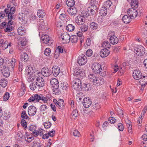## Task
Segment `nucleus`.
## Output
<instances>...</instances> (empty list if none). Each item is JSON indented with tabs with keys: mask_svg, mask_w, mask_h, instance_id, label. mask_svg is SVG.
Listing matches in <instances>:
<instances>
[{
	"mask_svg": "<svg viewBox=\"0 0 147 147\" xmlns=\"http://www.w3.org/2000/svg\"><path fill=\"white\" fill-rule=\"evenodd\" d=\"M74 74L75 80L73 81L72 88L77 91L80 92L82 89L81 80L85 76V74Z\"/></svg>",
	"mask_w": 147,
	"mask_h": 147,
	"instance_id": "f257e3e1",
	"label": "nucleus"
},
{
	"mask_svg": "<svg viewBox=\"0 0 147 147\" xmlns=\"http://www.w3.org/2000/svg\"><path fill=\"white\" fill-rule=\"evenodd\" d=\"M11 5H7V8L4 9L6 13V16L8 18L11 17V18L13 19H15V17L13 15L14 13L16 11V8L14 7H11Z\"/></svg>",
	"mask_w": 147,
	"mask_h": 147,
	"instance_id": "f03ea898",
	"label": "nucleus"
},
{
	"mask_svg": "<svg viewBox=\"0 0 147 147\" xmlns=\"http://www.w3.org/2000/svg\"><path fill=\"white\" fill-rule=\"evenodd\" d=\"M100 64L96 63H93L92 66V68L94 74H100V73H101V74L107 73V72H106V71L102 70Z\"/></svg>",
	"mask_w": 147,
	"mask_h": 147,
	"instance_id": "7ed1b4c3",
	"label": "nucleus"
},
{
	"mask_svg": "<svg viewBox=\"0 0 147 147\" xmlns=\"http://www.w3.org/2000/svg\"><path fill=\"white\" fill-rule=\"evenodd\" d=\"M89 16V13H86V15L77 16L75 18V22L79 25H82L84 23L85 18Z\"/></svg>",
	"mask_w": 147,
	"mask_h": 147,
	"instance_id": "20e7f679",
	"label": "nucleus"
},
{
	"mask_svg": "<svg viewBox=\"0 0 147 147\" xmlns=\"http://www.w3.org/2000/svg\"><path fill=\"white\" fill-rule=\"evenodd\" d=\"M134 52L138 56H141L145 53V49L141 45L137 46L135 47Z\"/></svg>",
	"mask_w": 147,
	"mask_h": 147,
	"instance_id": "39448f33",
	"label": "nucleus"
},
{
	"mask_svg": "<svg viewBox=\"0 0 147 147\" xmlns=\"http://www.w3.org/2000/svg\"><path fill=\"white\" fill-rule=\"evenodd\" d=\"M50 38L49 36L45 34H43L41 37L43 43L47 44L48 45H50L52 43V40Z\"/></svg>",
	"mask_w": 147,
	"mask_h": 147,
	"instance_id": "423d86ee",
	"label": "nucleus"
},
{
	"mask_svg": "<svg viewBox=\"0 0 147 147\" xmlns=\"http://www.w3.org/2000/svg\"><path fill=\"white\" fill-rule=\"evenodd\" d=\"M127 14L132 19L135 18L137 16L138 13L136 9L133 8H131L128 9Z\"/></svg>",
	"mask_w": 147,
	"mask_h": 147,
	"instance_id": "0eeeda50",
	"label": "nucleus"
},
{
	"mask_svg": "<svg viewBox=\"0 0 147 147\" xmlns=\"http://www.w3.org/2000/svg\"><path fill=\"white\" fill-rule=\"evenodd\" d=\"M87 61L86 57L85 55L83 54L78 57V62L80 65H83L86 63Z\"/></svg>",
	"mask_w": 147,
	"mask_h": 147,
	"instance_id": "6e6552de",
	"label": "nucleus"
},
{
	"mask_svg": "<svg viewBox=\"0 0 147 147\" xmlns=\"http://www.w3.org/2000/svg\"><path fill=\"white\" fill-rule=\"evenodd\" d=\"M93 82L94 85L98 86L103 84L104 80L101 77H97L94 80H93Z\"/></svg>",
	"mask_w": 147,
	"mask_h": 147,
	"instance_id": "1a4fd4ad",
	"label": "nucleus"
},
{
	"mask_svg": "<svg viewBox=\"0 0 147 147\" xmlns=\"http://www.w3.org/2000/svg\"><path fill=\"white\" fill-rule=\"evenodd\" d=\"M37 109L33 106H30L28 109V113L30 116H33L35 115Z\"/></svg>",
	"mask_w": 147,
	"mask_h": 147,
	"instance_id": "9d476101",
	"label": "nucleus"
},
{
	"mask_svg": "<svg viewBox=\"0 0 147 147\" xmlns=\"http://www.w3.org/2000/svg\"><path fill=\"white\" fill-rule=\"evenodd\" d=\"M91 104V100L89 97H86L83 99V104L85 107L86 108H88Z\"/></svg>",
	"mask_w": 147,
	"mask_h": 147,
	"instance_id": "9b49d317",
	"label": "nucleus"
},
{
	"mask_svg": "<svg viewBox=\"0 0 147 147\" xmlns=\"http://www.w3.org/2000/svg\"><path fill=\"white\" fill-rule=\"evenodd\" d=\"M36 84L39 87H43L44 85V80L41 77H38L36 79Z\"/></svg>",
	"mask_w": 147,
	"mask_h": 147,
	"instance_id": "f8f14e48",
	"label": "nucleus"
},
{
	"mask_svg": "<svg viewBox=\"0 0 147 147\" xmlns=\"http://www.w3.org/2000/svg\"><path fill=\"white\" fill-rule=\"evenodd\" d=\"M50 83L52 88L59 87V86L58 81L55 78H52L50 81Z\"/></svg>",
	"mask_w": 147,
	"mask_h": 147,
	"instance_id": "ddd939ff",
	"label": "nucleus"
},
{
	"mask_svg": "<svg viewBox=\"0 0 147 147\" xmlns=\"http://www.w3.org/2000/svg\"><path fill=\"white\" fill-rule=\"evenodd\" d=\"M61 37L64 43H67L70 41L71 36L67 33H65L62 34Z\"/></svg>",
	"mask_w": 147,
	"mask_h": 147,
	"instance_id": "4468645a",
	"label": "nucleus"
},
{
	"mask_svg": "<svg viewBox=\"0 0 147 147\" xmlns=\"http://www.w3.org/2000/svg\"><path fill=\"white\" fill-rule=\"evenodd\" d=\"M110 53L109 51L107 48L102 49L100 52V54L102 57H107Z\"/></svg>",
	"mask_w": 147,
	"mask_h": 147,
	"instance_id": "2eb2a0df",
	"label": "nucleus"
},
{
	"mask_svg": "<svg viewBox=\"0 0 147 147\" xmlns=\"http://www.w3.org/2000/svg\"><path fill=\"white\" fill-rule=\"evenodd\" d=\"M67 12L71 15L75 16L77 13V10L76 7L73 6L69 8L67 10Z\"/></svg>",
	"mask_w": 147,
	"mask_h": 147,
	"instance_id": "dca6fc26",
	"label": "nucleus"
},
{
	"mask_svg": "<svg viewBox=\"0 0 147 147\" xmlns=\"http://www.w3.org/2000/svg\"><path fill=\"white\" fill-rule=\"evenodd\" d=\"M128 63H127L126 62H124L121 64L120 65V69H120L119 70V71L118 72H120L121 74L124 73L125 70V67L128 65Z\"/></svg>",
	"mask_w": 147,
	"mask_h": 147,
	"instance_id": "f3484780",
	"label": "nucleus"
},
{
	"mask_svg": "<svg viewBox=\"0 0 147 147\" xmlns=\"http://www.w3.org/2000/svg\"><path fill=\"white\" fill-rule=\"evenodd\" d=\"M40 28L43 30H47V24L45 23L43 19L39 21Z\"/></svg>",
	"mask_w": 147,
	"mask_h": 147,
	"instance_id": "a211bd4d",
	"label": "nucleus"
},
{
	"mask_svg": "<svg viewBox=\"0 0 147 147\" xmlns=\"http://www.w3.org/2000/svg\"><path fill=\"white\" fill-rule=\"evenodd\" d=\"M64 103L63 100L59 99L57 103L56 106L59 109H63L64 107Z\"/></svg>",
	"mask_w": 147,
	"mask_h": 147,
	"instance_id": "6ab92c4d",
	"label": "nucleus"
},
{
	"mask_svg": "<svg viewBox=\"0 0 147 147\" xmlns=\"http://www.w3.org/2000/svg\"><path fill=\"white\" fill-rule=\"evenodd\" d=\"M131 17L128 15H125L122 18V21L124 23L128 24L131 21Z\"/></svg>",
	"mask_w": 147,
	"mask_h": 147,
	"instance_id": "aec40b11",
	"label": "nucleus"
},
{
	"mask_svg": "<svg viewBox=\"0 0 147 147\" xmlns=\"http://www.w3.org/2000/svg\"><path fill=\"white\" fill-rule=\"evenodd\" d=\"M110 42L113 45L117 44L118 42V39L116 36L113 35L111 36L109 39Z\"/></svg>",
	"mask_w": 147,
	"mask_h": 147,
	"instance_id": "412c9836",
	"label": "nucleus"
},
{
	"mask_svg": "<svg viewBox=\"0 0 147 147\" xmlns=\"http://www.w3.org/2000/svg\"><path fill=\"white\" fill-rule=\"evenodd\" d=\"M21 59L22 61L24 62L27 61L28 59V56L27 54L25 53H22L21 55Z\"/></svg>",
	"mask_w": 147,
	"mask_h": 147,
	"instance_id": "4be33fe9",
	"label": "nucleus"
},
{
	"mask_svg": "<svg viewBox=\"0 0 147 147\" xmlns=\"http://www.w3.org/2000/svg\"><path fill=\"white\" fill-rule=\"evenodd\" d=\"M78 40V37L76 35H72L71 36L70 41L73 43H76Z\"/></svg>",
	"mask_w": 147,
	"mask_h": 147,
	"instance_id": "5701e85b",
	"label": "nucleus"
},
{
	"mask_svg": "<svg viewBox=\"0 0 147 147\" xmlns=\"http://www.w3.org/2000/svg\"><path fill=\"white\" fill-rule=\"evenodd\" d=\"M131 5L132 8H137L138 5V1L137 0H132L131 3Z\"/></svg>",
	"mask_w": 147,
	"mask_h": 147,
	"instance_id": "b1692460",
	"label": "nucleus"
},
{
	"mask_svg": "<svg viewBox=\"0 0 147 147\" xmlns=\"http://www.w3.org/2000/svg\"><path fill=\"white\" fill-rule=\"evenodd\" d=\"M25 14L21 13L20 14L19 16V20L24 23H26L27 22L25 18Z\"/></svg>",
	"mask_w": 147,
	"mask_h": 147,
	"instance_id": "393cba45",
	"label": "nucleus"
},
{
	"mask_svg": "<svg viewBox=\"0 0 147 147\" xmlns=\"http://www.w3.org/2000/svg\"><path fill=\"white\" fill-rule=\"evenodd\" d=\"M142 77L144 79H143V80H141L140 83L141 86L142 85L144 87L147 84V77L143 76Z\"/></svg>",
	"mask_w": 147,
	"mask_h": 147,
	"instance_id": "a878e982",
	"label": "nucleus"
},
{
	"mask_svg": "<svg viewBox=\"0 0 147 147\" xmlns=\"http://www.w3.org/2000/svg\"><path fill=\"white\" fill-rule=\"evenodd\" d=\"M78 115V112L77 110H74L71 115L70 117L71 118L75 119Z\"/></svg>",
	"mask_w": 147,
	"mask_h": 147,
	"instance_id": "bb28decb",
	"label": "nucleus"
},
{
	"mask_svg": "<svg viewBox=\"0 0 147 147\" xmlns=\"http://www.w3.org/2000/svg\"><path fill=\"white\" fill-rule=\"evenodd\" d=\"M26 90V87L24 86V85H22L21 86V88L20 90V92L19 93V95L21 96L23 95L24 94Z\"/></svg>",
	"mask_w": 147,
	"mask_h": 147,
	"instance_id": "cd10ccee",
	"label": "nucleus"
},
{
	"mask_svg": "<svg viewBox=\"0 0 147 147\" xmlns=\"http://www.w3.org/2000/svg\"><path fill=\"white\" fill-rule=\"evenodd\" d=\"M53 74H59L60 72V69L57 66H53L52 68Z\"/></svg>",
	"mask_w": 147,
	"mask_h": 147,
	"instance_id": "c85d7f7f",
	"label": "nucleus"
},
{
	"mask_svg": "<svg viewBox=\"0 0 147 147\" xmlns=\"http://www.w3.org/2000/svg\"><path fill=\"white\" fill-rule=\"evenodd\" d=\"M90 26L91 30H95L98 28V24L95 22H92L90 24Z\"/></svg>",
	"mask_w": 147,
	"mask_h": 147,
	"instance_id": "c756f323",
	"label": "nucleus"
},
{
	"mask_svg": "<svg viewBox=\"0 0 147 147\" xmlns=\"http://www.w3.org/2000/svg\"><path fill=\"white\" fill-rule=\"evenodd\" d=\"M8 82L4 79H1L0 81V85L3 88L5 87L7 85Z\"/></svg>",
	"mask_w": 147,
	"mask_h": 147,
	"instance_id": "7c9ffc66",
	"label": "nucleus"
},
{
	"mask_svg": "<svg viewBox=\"0 0 147 147\" xmlns=\"http://www.w3.org/2000/svg\"><path fill=\"white\" fill-rule=\"evenodd\" d=\"M18 32L19 35H23L25 33V28L24 27L23 28L22 27H20L18 30Z\"/></svg>",
	"mask_w": 147,
	"mask_h": 147,
	"instance_id": "2f4dec72",
	"label": "nucleus"
},
{
	"mask_svg": "<svg viewBox=\"0 0 147 147\" xmlns=\"http://www.w3.org/2000/svg\"><path fill=\"white\" fill-rule=\"evenodd\" d=\"M132 76L136 80L141 79V80H143V78L142 74H133Z\"/></svg>",
	"mask_w": 147,
	"mask_h": 147,
	"instance_id": "473e14b6",
	"label": "nucleus"
},
{
	"mask_svg": "<svg viewBox=\"0 0 147 147\" xmlns=\"http://www.w3.org/2000/svg\"><path fill=\"white\" fill-rule=\"evenodd\" d=\"M52 88L54 94L58 95L60 94L61 91L59 88V87H54Z\"/></svg>",
	"mask_w": 147,
	"mask_h": 147,
	"instance_id": "72a5a7b5",
	"label": "nucleus"
},
{
	"mask_svg": "<svg viewBox=\"0 0 147 147\" xmlns=\"http://www.w3.org/2000/svg\"><path fill=\"white\" fill-rule=\"evenodd\" d=\"M37 15L39 18H42L45 16V13L43 10H38L37 11Z\"/></svg>",
	"mask_w": 147,
	"mask_h": 147,
	"instance_id": "f704fd0d",
	"label": "nucleus"
},
{
	"mask_svg": "<svg viewBox=\"0 0 147 147\" xmlns=\"http://www.w3.org/2000/svg\"><path fill=\"white\" fill-rule=\"evenodd\" d=\"M66 4L69 7H72L75 5V2L74 0H67Z\"/></svg>",
	"mask_w": 147,
	"mask_h": 147,
	"instance_id": "c9c22d12",
	"label": "nucleus"
},
{
	"mask_svg": "<svg viewBox=\"0 0 147 147\" xmlns=\"http://www.w3.org/2000/svg\"><path fill=\"white\" fill-rule=\"evenodd\" d=\"M66 28L68 31L71 32L74 30L75 27L73 25L69 24L66 26Z\"/></svg>",
	"mask_w": 147,
	"mask_h": 147,
	"instance_id": "e433bc0d",
	"label": "nucleus"
},
{
	"mask_svg": "<svg viewBox=\"0 0 147 147\" xmlns=\"http://www.w3.org/2000/svg\"><path fill=\"white\" fill-rule=\"evenodd\" d=\"M35 68L34 66H30L28 67V74H34L35 72Z\"/></svg>",
	"mask_w": 147,
	"mask_h": 147,
	"instance_id": "4c0bfd02",
	"label": "nucleus"
},
{
	"mask_svg": "<svg viewBox=\"0 0 147 147\" xmlns=\"http://www.w3.org/2000/svg\"><path fill=\"white\" fill-rule=\"evenodd\" d=\"M112 4V2L109 0H108L104 2L103 6L107 9H109L111 7Z\"/></svg>",
	"mask_w": 147,
	"mask_h": 147,
	"instance_id": "58836bf2",
	"label": "nucleus"
},
{
	"mask_svg": "<svg viewBox=\"0 0 147 147\" xmlns=\"http://www.w3.org/2000/svg\"><path fill=\"white\" fill-rule=\"evenodd\" d=\"M1 70V72L2 74H9V69L6 67L4 66Z\"/></svg>",
	"mask_w": 147,
	"mask_h": 147,
	"instance_id": "ea45409f",
	"label": "nucleus"
},
{
	"mask_svg": "<svg viewBox=\"0 0 147 147\" xmlns=\"http://www.w3.org/2000/svg\"><path fill=\"white\" fill-rule=\"evenodd\" d=\"M107 8L103 6L101 8L100 13H101L103 16H105L107 14Z\"/></svg>",
	"mask_w": 147,
	"mask_h": 147,
	"instance_id": "a19ab883",
	"label": "nucleus"
},
{
	"mask_svg": "<svg viewBox=\"0 0 147 147\" xmlns=\"http://www.w3.org/2000/svg\"><path fill=\"white\" fill-rule=\"evenodd\" d=\"M41 72L44 74H49L51 72V70L48 67H45L42 69Z\"/></svg>",
	"mask_w": 147,
	"mask_h": 147,
	"instance_id": "79ce46f5",
	"label": "nucleus"
},
{
	"mask_svg": "<svg viewBox=\"0 0 147 147\" xmlns=\"http://www.w3.org/2000/svg\"><path fill=\"white\" fill-rule=\"evenodd\" d=\"M88 28V26L87 24H84L82 25L80 27V28L82 32H86L87 31Z\"/></svg>",
	"mask_w": 147,
	"mask_h": 147,
	"instance_id": "37998d69",
	"label": "nucleus"
},
{
	"mask_svg": "<svg viewBox=\"0 0 147 147\" xmlns=\"http://www.w3.org/2000/svg\"><path fill=\"white\" fill-rule=\"evenodd\" d=\"M16 61V59L14 58H12L10 63H9V65L11 66L12 69L14 68Z\"/></svg>",
	"mask_w": 147,
	"mask_h": 147,
	"instance_id": "c03bdc74",
	"label": "nucleus"
},
{
	"mask_svg": "<svg viewBox=\"0 0 147 147\" xmlns=\"http://www.w3.org/2000/svg\"><path fill=\"white\" fill-rule=\"evenodd\" d=\"M102 46L104 47L107 48H110L111 47V45L109 42L107 41H105L102 44Z\"/></svg>",
	"mask_w": 147,
	"mask_h": 147,
	"instance_id": "a18cd8bd",
	"label": "nucleus"
},
{
	"mask_svg": "<svg viewBox=\"0 0 147 147\" xmlns=\"http://www.w3.org/2000/svg\"><path fill=\"white\" fill-rule=\"evenodd\" d=\"M20 43V44L21 45V46H25L27 43V41L26 40V38H23Z\"/></svg>",
	"mask_w": 147,
	"mask_h": 147,
	"instance_id": "49530a36",
	"label": "nucleus"
},
{
	"mask_svg": "<svg viewBox=\"0 0 147 147\" xmlns=\"http://www.w3.org/2000/svg\"><path fill=\"white\" fill-rule=\"evenodd\" d=\"M54 131H50L49 132L48 134H45L44 135L42 136V138L43 139H47L49 138V136H52L53 135L51 134V133H54Z\"/></svg>",
	"mask_w": 147,
	"mask_h": 147,
	"instance_id": "de8ad7c7",
	"label": "nucleus"
},
{
	"mask_svg": "<svg viewBox=\"0 0 147 147\" xmlns=\"http://www.w3.org/2000/svg\"><path fill=\"white\" fill-rule=\"evenodd\" d=\"M21 117L24 119H28V116L27 115L25 111H23L21 113Z\"/></svg>",
	"mask_w": 147,
	"mask_h": 147,
	"instance_id": "09e8293b",
	"label": "nucleus"
},
{
	"mask_svg": "<svg viewBox=\"0 0 147 147\" xmlns=\"http://www.w3.org/2000/svg\"><path fill=\"white\" fill-rule=\"evenodd\" d=\"M32 147H41V144L36 141H34L32 143Z\"/></svg>",
	"mask_w": 147,
	"mask_h": 147,
	"instance_id": "8fccbe9b",
	"label": "nucleus"
},
{
	"mask_svg": "<svg viewBox=\"0 0 147 147\" xmlns=\"http://www.w3.org/2000/svg\"><path fill=\"white\" fill-rule=\"evenodd\" d=\"M117 112L119 116L121 117H123L124 112L121 109H119L117 110Z\"/></svg>",
	"mask_w": 147,
	"mask_h": 147,
	"instance_id": "3c124183",
	"label": "nucleus"
},
{
	"mask_svg": "<svg viewBox=\"0 0 147 147\" xmlns=\"http://www.w3.org/2000/svg\"><path fill=\"white\" fill-rule=\"evenodd\" d=\"M43 125L47 129L51 127V124L49 122H45Z\"/></svg>",
	"mask_w": 147,
	"mask_h": 147,
	"instance_id": "603ef678",
	"label": "nucleus"
},
{
	"mask_svg": "<svg viewBox=\"0 0 147 147\" xmlns=\"http://www.w3.org/2000/svg\"><path fill=\"white\" fill-rule=\"evenodd\" d=\"M119 69H120V66L119 67L118 65H115L114 66L113 72L114 73L116 72L117 71H118L119 70ZM118 72V73H120V72Z\"/></svg>",
	"mask_w": 147,
	"mask_h": 147,
	"instance_id": "864d4df0",
	"label": "nucleus"
},
{
	"mask_svg": "<svg viewBox=\"0 0 147 147\" xmlns=\"http://www.w3.org/2000/svg\"><path fill=\"white\" fill-rule=\"evenodd\" d=\"M7 27L5 28L4 30L5 32H9L11 31L14 28L13 26H7Z\"/></svg>",
	"mask_w": 147,
	"mask_h": 147,
	"instance_id": "5fc2aeb1",
	"label": "nucleus"
},
{
	"mask_svg": "<svg viewBox=\"0 0 147 147\" xmlns=\"http://www.w3.org/2000/svg\"><path fill=\"white\" fill-rule=\"evenodd\" d=\"M10 97L9 94L8 92H6L3 96V100L6 101Z\"/></svg>",
	"mask_w": 147,
	"mask_h": 147,
	"instance_id": "6e6d98bb",
	"label": "nucleus"
},
{
	"mask_svg": "<svg viewBox=\"0 0 147 147\" xmlns=\"http://www.w3.org/2000/svg\"><path fill=\"white\" fill-rule=\"evenodd\" d=\"M34 139V138L33 137H30L29 136H27L25 137V140L28 142H31Z\"/></svg>",
	"mask_w": 147,
	"mask_h": 147,
	"instance_id": "4d7b16f0",
	"label": "nucleus"
},
{
	"mask_svg": "<svg viewBox=\"0 0 147 147\" xmlns=\"http://www.w3.org/2000/svg\"><path fill=\"white\" fill-rule=\"evenodd\" d=\"M51 53V50L49 48H47L44 51V54L46 56H49Z\"/></svg>",
	"mask_w": 147,
	"mask_h": 147,
	"instance_id": "13d9d810",
	"label": "nucleus"
},
{
	"mask_svg": "<svg viewBox=\"0 0 147 147\" xmlns=\"http://www.w3.org/2000/svg\"><path fill=\"white\" fill-rule=\"evenodd\" d=\"M37 86L36 84L34 83H32L30 86V89L32 90H34Z\"/></svg>",
	"mask_w": 147,
	"mask_h": 147,
	"instance_id": "bf43d9fd",
	"label": "nucleus"
},
{
	"mask_svg": "<svg viewBox=\"0 0 147 147\" xmlns=\"http://www.w3.org/2000/svg\"><path fill=\"white\" fill-rule=\"evenodd\" d=\"M117 128L119 131H122L124 129L123 125L121 123H119L117 125Z\"/></svg>",
	"mask_w": 147,
	"mask_h": 147,
	"instance_id": "052dcab7",
	"label": "nucleus"
},
{
	"mask_svg": "<svg viewBox=\"0 0 147 147\" xmlns=\"http://www.w3.org/2000/svg\"><path fill=\"white\" fill-rule=\"evenodd\" d=\"M21 124L22 126L23 127L24 129H26L27 128V123L26 121L24 119H22Z\"/></svg>",
	"mask_w": 147,
	"mask_h": 147,
	"instance_id": "680f3d73",
	"label": "nucleus"
},
{
	"mask_svg": "<svg viewBox=\"0 0 147 147\" xmlns=\"http://www.w3.org/2000/svg\"><path fill=\"white\" fill-rule=\"evenodd\" d=\"M36 128V126L33 125H31L29 126V130L31 131L34 132L35 131Z\"/></svg>",
	"mask_w": 147,
	"mask_h": 147,
	"instance_id": "e2e57ef3",
	"label": "nucleus"
},
{
	"mask_svg": "<svg viewBox=\"0 0 147 147\" xmlns=\"http://www.w3.org/2000/svg\"><path fill=\"white\" fill-rule=\"evenodd\" d=\"M68 86L67 84L64 83L61 86V88L63 90H65L67 89Z\"/></svg>",
	"mask_w": 147,
	"mask_h": 147,
	"instance_id": "0e129e2a",
	"label": "nucleus"
},
{
	"mask_svg": "<svg viewBox=\"0 0 147 147\" xmlns=\"http://www.w3.org/2000/svg\"><path fill=\"white\" fill-rule=\"evenodd\" d=\"M92 54V51L91 49H88L86 52V55L87 56L90 57L91 56Z\"/></svg>",
	"mask_w": 147,
	"mask_h": 147,
	"instance_id": "69168bd1",
	"label": "nucleus"
},
{
	"mask_svg": "<svg viewBox=\"0 0 147 147\" xmlns=\"http://www.w3.org/2000/svg\"><path fill=\"white\" fill-rule=\"evenodd\" d=\"M7 19L8 20H9L8 21V23L6 24V25L9 26H11L13 24V21L12 20H13L11 18V17L9 18L7 17Z\"/></svg>",
	"mask_w": 147,
	"mask_h": 147,
	"instance_id": "338daca9",
	"label": "nucleus"
},
{
	"mask_svg": "<svg viewBox=\"0 0 147 147\" xmlns=\"http://www.w3.org/2000/svg\"><path fill=\"white\" fill-rule=\"evenodd\" d=\"M142 7H139L137 10H136L137 12L138 13L137 15L138 16H140L142 13L143 9Z\"/></svg>",
	"mask_w": 147,
	"mask_h": 147,
	"instance_id": "774afa93",
	"label": "nucleus"
}]
</instances>
